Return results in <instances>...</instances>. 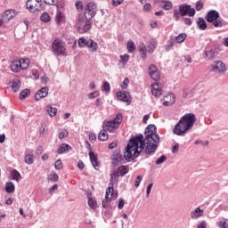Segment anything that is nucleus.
Here are the masks:
<instances>
[{
	"label": "nucleus",
	"mask_w": 228,
	"mask_h": 228,
	"mask_svg": "<svg viewBox=\"0 0 228 228\" xmlns=\"http://www.w3.org/2000/svg\"><path fill=\"white\" fill-rule=\"evenodd\" d=\"M144 136L142 134H139L129 140L124 154L126 161H133L142 152L151 156V154H154L158 151L160 138L159 134H158L156 125H148L144 130Z\"/></svg>",
	"instance_id": "1"
},
{
	"label": "nucleus",
	"mask_w": 228,
	"mask_h": 228,
	"mask_svg": "<svg viewBox=\"0 0 228 228\" xmlns=\"http://www.w3.org/2000/svg\"><path fill=\"white\" fill-rule=\"evenodd\" d=\"M195 122H197V118L193 113L185 114L175 126L173 129L174 134H176L177 136H184L186 133H188V131L193 127Z\"/></svg>",
	"instance_id": "2"
},
{
	"label": "nucleus",
	"mask_w": 228,
	"mask_h": 228,
	"mask_svg": "<svg viewBox=\"0 0 228 228\" xmlns=\"http://www.w3.org/2000/svg\"><path fill=\"white\" fill-rule=\"evenodd\" d=\"M197 13V11H195V8L191 7V5L188 4H182L178 5V10H174L173 17L175 20H179L181 17H195V14Z\"/></svg>",
	"instance_id": "3"
},
{
	"label": "nucleus",
	"mask_w": 228,
	"mask_h": 228,
	"mask_svg": "<svg viewBox=\"0 0 228 228\" xmlns=\"http://www.w3.org/2000/svg\"><path fill=\"white\" fill-rule=\"evenodd\" d=\"M207 22L213 24L214 28H222L224 22L220 20V12L216 10H210L205 16Z\"/></svg>",
	"instance_id": "4"
},
{
	"label": "nucleus",
	"mask_w": 228,
	"mask_h": 228,
	"mask_svg": "<svg viewBox=\"0 0 228 228\" xmlns=\"http://www.w3.org/2000/svg\"><path fill=\"white\" fill-rule=\"evenodd\" d=\"M52 49L57 56H67V45L63 40L57 38L52 43Z\"/></svg>",
	"instance_id": "5"
},
{
	"label": "nucleus",
	"mask_w": 228,
	"mask_h": 228,
	"mask_svg": "<svg viewBox=\"0 0 228 228\" xmlns=\"http://www.w3.org/2000/svg\"><path fill=\"white\" fill-rule=\"evenodd\" d=\"M129 174V166H120L110 174L111 183H118V177H124Z\"/></svg>",
	"instance_id": "6"
},
{
	"label": "nucleus",
	"mask_w": 228,
	"mask_h": 228,
	"mask_svg": "<svg viewBox=\"0 0 228 228\" xmlns=\"http://www.w3.org/2000/svg\"><path fill=\"white\" fill-rule=\"evenodd\" d=\"M97 14V4L94 2H89L86 7L84 12V16L86 20H92Z\"/></svg>",
	"instance_id": "7"
},
{
	"label": "nucleus",
	"mask_w": 228,
	"mask_h": 228,
	"mask_svg": "<svg viewBox=\"0 0 228 228\" xmlns=\"http://www.w3.org/2000/svg\"><path fill=\"white\" fill-rule=\"evenodd\" d=\"M116 97L118 101H120V102H126V106H129L131 102H133V97L131 96V94L127 91H119L116 94Z\"/></svg>",
	"instance_id": "8"
},
{
	"label": "nucleus",
	"mask_w": 228,
	"mask_h": 228,
	"mask_svg": "<svg viewBox=\"0 0 228 228\" xmlns=\"http://www.w3.org/2000/svg\"><path fill=\"white\" fill-rule=\"evenodd\" d=\"M126 161L124 160V157L122 156V152L120 150H115L111 155V165L112 167H116L118 165L124 164Z\"/></svg>",
	"instance_id": "9"
},
{
	"label": "nucleus",
	"mask_w": 228,
	"mask_h": 228,
	"mask_svg": "<svg viewBox=\"0 0 228 228\" xmlns=\"http://www.w3.org/2000/svg\"><path fill=\"white\" fill-rule=\"evenodd\" d=\"M211 72H225L227 69H225V64L222 61H216L212 65H211Z\"/></svg>",
	"instance_id": "10"
},
{
	"label": "nucleus",
	"mask_w": 228,
	"mask_h": 228,
	"mask_svg": "<svg viewBox=\"0 0 228 228\" xmlns=\"http://www.w3.org/2000/svg\"><path fill=\"white\" fill-rule=\"evenodd\" d=\"M148 70L151 79H153V81H159L160 75L158 67L154 64H151Z\"/></svg>",
	"instance_id": "11"
},
{
	"label": "nucleus",
	"mask_w": 228,
	"mask_h": 228,
	"mask_svg": "<svg viewBox=\"0 0 228 228\" xmlns=\"http://www.w3.org/2000/svg\"><path fill=\"white\" fill-rule=\"evenodd\" d=\"M89 159L94 170H99V168H101V163L99 162V156L94 151L89 152Z\"/></svg>",
	"instance_id": "12"
},
{
	"label": "nucleus",
	"mask_w": 228,
	"mask_h": 228,
	"mask_svg": "<svg viewBox=\"0 0 228 228\" xmlns=\"http://www.w3.org/2000/svg\"><path fill=\"white\" fill-rule=\"evenodd\" d=\"M102 129L113 133L115 129H118V125H116L112 120L103 121Z\"/></svg>",
	"instance_id": "13"
},
{
	"label": "nucleus",
	"mask_w": 228,
	"mask_h": 228,
	"mask_svg": "<svg viewBox=\"0 0 228 228\" xmlns=\"http://www.w3.org/2000/svg\"><path fill=\"white\" fill-rule=\"evenodd\" d=\"M26 8L31 12V13H35L38 8H40V4H38L35 0H28L26 3Z\"/></svg>",
	"instance_id": "14"
},
{
	"label": "nucleus",
	"mask_w": 228,
	"mask_h": 228,
	"mask_svg": "<svg viewBox=\"0 0 228 228\" xmlns=\"http://www.w3.org/2000/svg\"><path fill=\"white\" fill-rule=\"evenodd\" d=\"M48 94L49 87H42L36 93L35 99L36 101H40V99H45V97Z\"/></svg>",
	"instance_id": "15"
},
{
	"label": "nucleus",
	"mask_w": 228,
	"mask_h": 228,
	"mask_svg": "<svg viewBox=\"0 0 228 228\" xmlns=\"http://www.w3.org/2000/svg\"><path fill=\"white\" fill-rule=\"evenodd\" d=\"M175 104V94H169L164 97L163 106H172Z\"/></svg>",
	"instance_id": "16"
},
{
	"label": "nucleus",
	"mask_w": 228,
	"mask_h": 228,
	"mask_svg": "<svg viewBox=\"0 0 228 228\" xmlns=\"http://www.w3.org/2000/svg\"><path fill=\"white\" fill-rule=\"evenodd\" d=\"M72 151V146L68 143H62L57 150L58 154H69Z\"/></svg>",
	"instance_id": "17"
},
{
	"label": "nucleus",
	"mask_w": 228,
	"mask_h": 228,
	"mask_svg": "<svg viewBox=\"0 0 228 228\" xmlns=\"http://www.w3.org/2000/svg\"><path fill=\"white\" fill-rule=\"evenodd\" d=\"M218 56V48H212L210 50L205 51V57L209 58V60H215Z\"/></svg>",
	"instance_id": "18"
},
{
	"label": "nucleus",
	"mask_w": 228,
	"mask_h": 228,
	"mask_svg": "<svg viewBox=\"0 0 228 228\" xmlns=\"http://www.w3.org/2000/svg\"><path fill=\"white\" fill-rule=\"evenodd\" d=\"M138 49H139V53L141 55V58L142 60H147V46L143 42L140 43Z\"/></svg>",
	"instance_id": "19"
},
{
	"label": "nucleus",
	"mask_w": 228,
	"mask_h": 228,
	"mask_svg": "<svg viewBox=\"0 0 228 228\" xmlns=\"http://www.w3.org/2000/svg\"><path fill=\"white\" fill-rule=\"evenodd\" d=\"M204 215V210L200 209V207L196 208L193 211L191 212V217L194 220L200 218Z\"/></svg>",
	"instance_id": "20"
},
{
	"label": "nucleus",
	"mask_w": 228,
	"mask_h": 228,
	"mask_svg": "<svg viewBox=\"0 0 228 228\" xmlns=\"http://www.w3.org/2000/svg\"><path fill=\"white\" fill-rule=\"evenodd\" d=\"M196 24L199 29H200L201 31H206V29H208V23L206 22V20H204V18L202 17L198 18Z\"/></svg>",
	"instance_id": "21"
},
{
	"label": "nucleus",
	"mask_w": 228,
	"mask_h": 228,
	"mask_svg": "<svg viewBox=\"0 0 228 228\" xmlns=\"http://www.w3.org/2000/svg\"><path fill=\"white\" fill-rule=\"evenodd\" d=\"M156 47H158V40L151 38L150 40L149 45H148V53L150 54H152V53H154V51H156Z\"/></svg>",
	"instance_id": "22"
},
{
	"label": "nucleus",
	"mask_w": 228,
	"mask_h": 228,
	"mask_svg": "<svg viewBox=\"0 0 228 228\" xmlns=\"http://www.w3.org/2000/svg\"><path fill=\"white\" fill-rule=\"evenodd\" d=\"M3 17L4 20H12L15 17V10H7L4 12Z\"/></svg>",
	"instance_id": "23"
},
{
	"label": "nucleus",
	"mask_w": 228,
	"mask_h": 228,
	"mask_svg": "<svg viewBox=\"0 0 228 228\" xmlns=\"http://www.w3.org/2000/svg\"><path fill=\"white\" fill-rule=\"evenodd\" d=\"M18 61L21 70H28L29 69V59H20Z\"/></svg>",
	"instance_id": "24"
},
{
	"label": "nucleus",
	"mask_w": 228,
	"mask_h": 228,
	"mask_svg": "<svg viewBox=\"0 0 228 228\" xmlns=\"http://www.w3.org/2000/svg\"><path fill=\"white\" fill-rule=\"evenodd\" d=\"M55 20L57 24H61V22H65V14L63 13V12H61V10H57Z\"/></svg>",
	"instance_id": "25"
},
{
	"label": "nucleus",
	"mask_w": 228,
	"mask_h": 228,
	"mask_svg": "<svg viewBox=\"0 0 228 228\" xmlns=\"http://www.w3.org/2000/svg\"><path fill=\"white\" fill-rule=\"evenodd\" d=\"M24 161L27 165H33V163H35V155L33 154V151L25 155Z\"/></svg>",
	"instance_id": "26"
},
{
	"label": "nucleus",
	"mask_w": 228,
	"mask_h": 228,
	"mask_svg": "<svg viewBox=\"0 0 228 228\" xmlns=\"http://www.w3.org/2000/svg\"><path fill=\"white\" fill-rule=\"evenodd\" d=\"M11 177L12 181H16V183H19V181L22 179V175H20V173L17 171V169H12L11 171Z\"/></svg>",
	"instance_id": "27"
},
{
	"label": "nucleus",
	"mask_w": 228,
	"mask_h": 228,
	"mask_svg": "<svg viewBox=\"0 0 228 228\" xmlns=\"http://www.w3.org/2000/svg\"><path fill=\"white\" fill-rule=\"evenodd\" d=\"M88 201L87 204L91 209H97V200L95 198H92V194L87 195Z\"/></svg>",
	"instance_id": "28"
},
{
	"label": "nucleus",
	"mask_w": 228,
	"mask_h": 228,
	"mask_svg": "<svg viewBox=\"0 0 228 228\" xmlns=\"http://www.w3.org/2000/svg\"><path fill=\"white\" fill-rule=\"evenodd\" d=\"M111 191H114L113 182L110 183L109 187L106 189L105 200L108 202L113 199L111 196L110 197V193H111Z\"/></svg>",
	"instance_id": "29"
},
{
	"label": "nucleus",
	"mask_w": 228,
	"mask_h": 228,
	"mask_svg": "<svg viewBox=\"0 0 228 228\" xmlns=\"http://www.w3.org/2000/svg\"><path fill=\"white\" fill-rule=\"evenodd\" d=\"M12 90L14 93H17V92H19V90H20V79L17 78V79L12 80Z\"/></svg>",
	"instance_id": "30"
},
{
	"label": "nucleus",
	"mask_w": 228,
	"mask_h": 228,
	"mask_svg": "<svg viewBox=\"0 0 228 228\" xmlns=\"http://www.w3.org/2000/svg\"><path fill=\"white\" fill-rule=\"evenodd\" d=\"M29 95H31V90L26 88L20 92L19 99L20 101H24V99L29 97Z\"/></svg>",
	"instance_id": "31"
},
{
	"label": "nucleus",
	"mask_w": 228,
	"mask_h": 228,
	"mask_svg": "<svg viewBox=\"0 0 228 228\" xmlns=\"http://www.w3.org/2000/svg\"><path fill=\"white\" fill-rule=\"evenodd\" d=\"M126 49H127V52L130 53H134V51H136V45L134 44V41L133 40L127 41Z\"/></svg>",
	"instance_id": "32"
},
{
	"label": "nucleus",
	"mask_w": 228,
	"mask_h": 228,
	"mask_svg": "<svg viewBox=\"0 0 228 228\" xmlns=\"http://www.w3.org/2000/svg\"><path fill=\"white\" fill-rule=\"evenodd\" d=\"M11 70L12 72H19L20 69V62H19V61H12V63L11 64Z\"/></svg>",
	"instance_id": "33"
},
{
	"label": "nucleus",
	"mask_w": 228,
	"mask_h": 228,
	"mask_svg": "<svg viewBox=\"0 0 228 228\" xmlns=\"http://www.w3.org/2000/svg\"><path fill=\"white\" fill-rule=\"evenodd\" d=\"M109 135H108V130H102L100 131L99 134H98V140H100L101 142H106V140H108Z\"/></svg>",
	"instance_id": "34"
},
{
	"label": "nucleus",
	"mask_w": 228,
	"mask_h": 228,
	"mask_svg": "<svg viewBox=\"0 0 228 228\" xmlns=\"http://www.w3.org/2000/svg\"><path fill=\"white\" fill-rule=\"evenodd\" d=\"M5 191L7 193H13V191H15V185L12 182H7L5 183Z\"/></svg>",
	"instance_id": "35"
},
{
	"label": "nucleus",
	"mask_w": 228,
	"mask_h": 228,
	"mask_svg": "<svg viewBox=\"0 0 228 228\" xmlns=\"http://www.w3.org/2000/svg\"><path fill=\"white\" fill-rule=\"evenodd\" d=\"M88 49H90V51L94 53L97 51V49H99V45L97 44V42L94 41V39H89Z\"/></svg>",
	"instance_id": "36"
},
{
	"label": "nucleus",
	"mask_w": 228,
	"mask_h": 228,
	"mask_svg": "<svg viewBox=\"0 0 228 228\" xmlns=\"http://www.w3.org/2000/svg\"><path fill=\"white\" fill-rule=\"evenodd\" d=\"M123 118H124V117L122 116V114H121V113H118V114H117L116 117H115L113 119H111V120H112L113 123H114L116 126H118H118H120V124H122Z\"/></svg>",
	"instance_id": "37"
},
{
	"label": "nucleus",
	"mask_w": 228,
	"mask_h": 228,
	"mask_svg": "<svg viewBox=\"0 0 228 228\" xmlns=\"http://www.w3.org/2000/svg\"><path fill=\"white\" fill-rule=\"evenodd\" d=\"M47 112L50 115V117H56V113H58V109L52 107L51 105H49L47 107Z\"/></svg>",
	"instance_id": "38"
},
{
	"label": "nucleus",
	"mask_w": 228,
	"mask_h": 228,
	"mask_svg": "<svg viewBox=\"0 0 228 228\" xmlns=\"http://www.w3.org/2000/svg\"><path fill=\"white\" fill-rule=\"evenodd\" d=\"M92 29V20H86L84 24V33H88Z\"/></svg>",
	"instance_id": "39"
},
{
	"label": "nucleus",
	"mask_w": 228,
	"mask_h": 228,
	"mask_svg": "<svg viewBox=\"0 0 228 228\" xmlns=\"http://www.w3.org/2000/svg\"><path fill=\"white\" fill-rule=\"evenodd\" d=\"M164 3V5L162 6L163 10H172V6H174V4L170 0L162 1Z\"/></svg>",
	"instance_id": "40"
},
{
	"label": "nucleus",
	"mask_w": 228,
	"mask_h": 228,
	"mask_svg": "<svg viewBox=\"0 0 228 228\" xmlns=\"http://www.w3.org/2000/svg\"><path fill=\"white\" fill-rule=\"evenodd\" d=\"M152 88H151V94L152 95H154L155 97H161V89L159 88H156L154 87L153 85H151Z\"/></svg>",
	"instance_id": "41"
},
{
	"label": "nucleus",
	"mask_w": 228,
	"mask_h": 228,
	"mask_svg": "<svg viewBox=\"0 0 228 228\" xmlns=\"http://www.w3.org/2000/svg\"><path fill=\"white\" fill-rule=\"evenodd\" d=\"M40 20H42V22H49L51 20V16L47 12H45L43 14H41Z\"/></svg>",
	"instance_id": "42"
},
{
	"label": "nucleus",
	"mask_w": 228,
	"mask_h": 228,
	"mask_svg": "<svg viewBox=\"0 0 228 228\" xmlns=\"http://www.w3.org/2000/svg\"><path fill=\"white\" fill-rule=\"evenodd\" d=\"M175 40H176L177 44H183V42L184 40H186V34H184V33L179 34V35L175 37Z\"/></svg>",
	"instance_id": "43"
},
{
	"label": "nucleus",
	"mask_w": 228,
	"mask_h": 228,
	"mask_svg": "<svg viewBox=\"0 0 228 228\" xmlns=\"http://www.w3.org/2000/svg\"><path fill=\"white\" fill-rule=\"evenodd\" d=\"M102 92H111V86H110V82L105 81L102 86Z\"/></svg>",
	"instance_id": "44"
},
{
	"label": "nucleus",
	"mask_w": 228,
	"mask_h": 228,
	"mask_svg": "<svg viewBox=\"0 0 228 228\" xmlns=\"http://www.w3.org/2000/svg\"><path fill=\"white\" fill-rule=\"evenodd\" d=\"M55 170H63V162L61 161V159H57L55 161Z\"/></svg>",
	"instance_id": "45"
},
{
	"label": "nucleus",
	"mask_w": 228,
	"mask_h": 228,
	"mask_svg": "<svg viewBox=\"0 0 228 228\" xmlns=\"http://www.w3.org/2000/svg\"><path fill=\"white\" fill-rule=\"evenodd\" d=\"M127 86H129V78L125 77L124 81L120 84V88H122V90H126Z\"/></svg>",
	"instance_id": "46"
},
{
	"label": "nucleus",
	"mask_w": 228,
	"mask_h": 228,
	"mask_svg": "<svg viewBox=\"0 0 228 228\" xmlns=\"http://www.w3.org/2000/svg\"><path fill=\"white\" fill-rule=\"evenodd\" d=\"M50 181L51 183H58V180L60 179V176L56 173H51L50 174Z\"/></svg>",
	"instance_id": "47"
},
{
	"label": "nucleus",
	"mask_w": 228,
	"mask_h": 228,
	"mask_svg": "<svg viewBox=\"0 0 228 228\" xmlns=\"http://www.w3.org/2000/svg\"><path fill=\"white\" fill-rule=\"evenodd\" d=\"M165 161H167V156L162 155L155 161V165H163Z\"/></svg>",
	"instance_id": "48"
},
{
	"label": "nucleus",
	"mask_w": 228,
	"mask_h": 228,
	"mask_svg": "<svg viewBox=\"0 0 228 228\" xmlns=\"http://www.w3.org/2000/svg\"><path fill=\"white\" fill-rule=\"evenodd\" d=\"M195 145H202L203 147H207V145H209V141H202V140H196L194 142Z\"/></svg>",
	"instance_id": "49"
},
{
	"label": "nucleus",
	"mask_w": 228,
	"mask_h": 228,
	"mask_svg": "<svg viewBox=\"0 0 228 228\" xmlns=\"http://www.w3.org/2000/svg\"><path fill=\"white\" fill-rule=\"evenodd\" d=\"M204 8V3H202V0H199L196 2V11L200 12V10H203Z\"/></svg>",
	"instance_id": "50"
},
{
	"label": "nucleus",
	"mask_w": 228,
	"mask_h": 228,
	"mask_svg": "<svg viewBox=\"0 0 228 228\" xmlns=\"http://www.w3.org/2000/svg\"><path fill=\"white\" fill-rule=\"evenodd\" d=\"M66 136H69V132L67 129H64L59 133V140H63V138H66Z\"/></svg>",
	"instance_id": "51"
},
{
	"label": "nucleus",
	"mask_w": 228,
	"mask_h": 228,
	"mask_svg": "<svg viewBox=\"0 0 228 228\" xmlns=\"http://www.w3.org/2000/svg\"><path fill=\"white\" fill-rule=\"evenodd\" d=\"M101 95V93L99 91H94L93 93H90L88 94L89 99H95L96 97H99Z\"/></svg>",
	"instance_id": "52"
},
{
	"label": "nucleus",
	"mask_w": 228,
	"mask_h": 228,
	"mask_svg": "<svg viewBox=\"0 0 228 228\" xmlns=\"http://www.w3.org/2000/svg\"><path fill=\"white\" fill-rule=\"evenodd\" d=\"M86 38H85V37H80L79 39H78V46L79 47H81V48H83V47H85V45H86Z\"/></svg>",
	"instance_id": "53"
},
{
	"label": "nucleus",
	"mask_w": 228,
	"mask_h": 228,
	"mask_svg": "<svg viewBox=\"0 0 228 228\" xmlns=\"http://www.w3.org/2000/svg\"><path fill=\"white\" fill-rule=\"evenodd\" d=\"M45 4H49L52 6H56L58 4V0H44Z\"/></svg>",
	"instance_id": "54"
},
{
	"label": "nucleus",
	"mask_w": 228,
	"mask_h": 228,
	"mask_svg": "<svg viewBox=\"0 0 228 228\" xmlns=\"http://www.w3.org/2000/svg\"><path fill=\"white\" fill-rule=\"evenodd\" d=\"M142 179H143V176L142 175H138L136 177V180L134 182V186L135 188H138V186H140V183H142Z\"/></svg>",
	"instance_id": "55"
},
{
	"label": "nucleus",
	"mask_w": 228,
	"mask_h": 228,
	"mask_svg": "<svg viewBox=\"0 0 228 228\" xmlns=\"http://www.w3.org/2000/svg\"><path fill=\"white\" fill-rule=\"evenodd\" d=\"M152 186H154V183H151L148 184L146 189V197L149 198V195H151V191L152 190Z\"/></svg>",
	"instance_id": "56"
},
{
	"label": "nucleus",
	"mask_w": 228,
	"mask_h": 228,
	"mask_svg": "<svg viewBox=\"0 0 228 228\" xmlns=\"http://www.w3.org/2000/svg\"><path fill=\"white\" fill-rule=\"evenodd\" d=\"M75 6H76L77 10H78V12L83 11V2L77 1L75 4Z\"/></svg>",
	"instance_id": "57"
},
{
	"label": "nucleus",
	"mask_w": 228,
	"mask_h": 228,
	"mask_svg": "<svg viewBox=\"0 0 228 228\" xmlns=\"http://www.w3.org/2000/svg\"><path fill=\"white\" fill-rule=\"evenodd\" d=\"M32 76H33L34 79H36V80L40 78V73L38 72L37 69L32 70Z\"/></svg>",
	"instance_id": "58"
},
{
	"label": "nucleus",
	"mask_w": 228,
	"mask_h": 228,
	"mask_svg": "<svg viewBox=\"0 0 228 228\" xmlns=\"http://www.w3.org/2000/svg\"><path fill=\"white\" fill-rule=\"evenodd\" d=\"M120 60L123 61L124 63H127V61H129V54L120 55Z\"/></svg>",
	"instance_id": "59"
},
{
	"label": "nucleus",
	"mask_w": 228,
	"mask_h": 228,
	"mask_svg": "<svg viewBox=\"0 0 228 228\" xmlns=\"http://www.w3.org/2000/svg\"><path fill=\"white\" fill-rule=\"evenodd\" d=\"M124 199L120 198L118 200V209H123L124 208Z\"/></svg>",
	"instance_id": "60"
},
{
	"label": "nucleus",
	"mask_w": 228,
	"mask_h": 228,
	"mask_svg": "<svg viewBox=\"0 0 228 228\" xmlns=\"http://www.w3.org/2000/svg\"><path fill=\"white\" fill-rule=\"evenodd\" d=\"M183 22L186 26H191L193 21L190 18H183Z\"/></svg>",
	"instance_id": "61"
},
{
	"label": "nucleus",
	"mask_w": 228,
	"mask_h": 228,
	"mask_svg": "<svg viewBox=\"0 0 228 228\" xmlns=\"http://www.w3.org/2000/svg\"><path fill=\"white\" fill-rule=\"evenodd\" d=\"M124 3V0H112L113 6H120Z\"/></svg>",
	"instance_id": "62"
},
{
	"label": "nucleus",
	"mask_w": 228,
	"mask_h": 228,
	"mask_svg": "<svg viewBox=\"0 0 228 228\" xmlns=\"http://www.w3.org/2000/svg\"><path fill=\"white\" fill-rule=\"evenodd\" d=\"M208 227V224L205 220L201 221L200 224H198L197 228H206Z\"/></svg>",
	"instance_id": "63"
},
{
	"label": "nucleus",
	"mask_w": 228,
	"mask_h": 228,
	"mask_svg": "<svg viewBox=\"0 0 228 228\" xmlns=\"http://www.w3.org/2000/svg\"><path fill=\"white\" fill-rule=\"evenodd\" d=\"M167 51H170V49H172L174 47V40L170 39L167 41Z\"/></svg>",
	"instance_id": "64"
}]
</instances>
